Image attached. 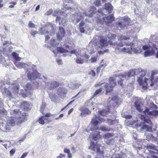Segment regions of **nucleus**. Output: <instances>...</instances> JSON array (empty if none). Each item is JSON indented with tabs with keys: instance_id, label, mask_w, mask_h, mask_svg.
<instances>
[{
	"instance_id": "obj_1",
	"label": "nucleus",
	"mask_w": 158,
	"mask_h": 158,
	"mask_svg": "<svg viewBox=\"0 0 158 158\" xmlns=\"http://www.w3.org/2000/svg\"><path fill=\"white\" fill-rule=\"evenodd\" d=\"M146 71L143 70L141 69H135L134 70L130 71L128 73H125L123 74H120L118 76L121 81H118V83L122 86H123L122 81L127 80L131 77L135 75L137 76L138 81L139 84L142 86L144 89L147 88V86L148 85V80H150L149 78L146 77L143 78L146 75Z\"/></svg>"
},
{
	"instance_id": "obj_2",
	"label": "nucleus",
	"mask_w": 158,
	"mask_h": 158,
	"mask_svg": "<svg viewBox=\"0 0 158 158\" xmlns=\"http://www.w3.org/2000/svg\"><path fill=\"white\" fill-rule=\"evenodd\" d=\"M101 137L100 135V132L98 131H95L90 134L89 139L91 141L90 145L89 147V149L94 151L96 152L97 156L96 158H105L103 155V151L101 150L99 144L98 145L97 143H95L92 141V140H97Z\"/></svg>"
},
{
	"instance_id": "obj_3",
	"label": "nucleus",
	"mask_w": 158,
	"mask_h": 158,
	"mask_svg": "<svg viewBox=\"0 0 158 158\" xmlns=\"http://www.w3.org/2000/svg\"><path fill=\"white\" fill-rule=\"evenodd\" d=\"M15 64L18 68H27V69L30 70L29 72L28 71L27 74L28 78L31 81L35 80L40 75V74L36 70L33 69L35 66L31 63H29L27 64L23 62H16Z\"/></svg>"
},
{
	"instance_id": "obj_4",
	"label": "nucleus",
	"mask_w": 158,
	"mask_h": 158,
	"mask_svg": "<svg viewBox=\"0 0 158 158\" xmlns=\"http://www.w3.org/2000/svg\"><path fill=\"white\" fill-rule=\"evenodd\" d=\"M95 10V7L93 6L91 8L90 11L88 13H85L84 12L81 13V12H78V13H76L73 14L71 16L72 21L74 24H76L78 23L80 19L83 18L84 16L91 17L94 13V10Z\"/></svg>"
},
{
	"instance_id": "obj_5",
	"label": "nucleus",
	"mask_w": 158,
	"mask_h": 158,
	"mask_svg": "<svg viewBox=\"0 0 158 158\" xmlns=\"http://www.w3.org/2000/svg\"><path fill=\"white\" fill-rule=\"evenodd\" d=\"M26 113H23L19 117H12L10 118L7 121V123L11 126L14 127L16 124L17 125H19L22 123L24 122L26 118Z\"/></svg>"
},
{
	"instance_id": "obj_6",
	"label": "nucleus",
	"mask_w": 158,
	"mask_h": 158,
	"mask_svg": "<svg viewBox=\"0 0 158 158\" xmlns=\"http://www.w3.org/2000/svg\"><path fill=\"white\" fill-rule=\"evenodd\" d=\"M142 48L143 50L146 51L144 53V55L145 57L154 55L155 53V51L158 49L156 44H154L144 45L143 46Z\"/></svg>"
},
{
	"instance_id": "obj_7",
	"label": "nucleus",
	"mask_w": 158,
	"mask_h": 158,
	"mask_svg": "<svg viewBox=\"0 0 158 158\" xmlns=\"http://www.w3.org/2000/svg\"><path fill=\"white\" fill-rule=\"evenodd\" d=\"M118 40L122 42L119 43H113L114 45H115V44L117 46L122 47L125 44L127 45H133V44L131 42H127L128 40H130V38L129 36H125L124 35H118ZM111 45L113 44V43H110Z\"/></svg>"
},
{
	"instance_id": "obj_8",
	"label": "nucleus",
	"mask_w": 158,
	"mask_h": 158,
	"mask_svg": "<svg viewBox=\"0 0 158 158\" xmlns=\"http://www.w3.org/2000/svg\"><path fill=\"white\" fill-rule=\"evenodd\" d=\"M157 106L153 103H151L149 108H146L143 111V114L146 115L156 116L158 115V111L155 110Z\"/></svg>"
},
{
	"instance_id": "obj_9",
	"label": "nucleus",
	"mask_w": 158,
	"mask_h": 158,
	"mask_svg": "<svg viewBox=\"0 0 158 158\" xmlns=\"http://www.w3.org/2000/svg\"><path fill=\"white\" fill-rule=\"evenodd\" d=\"M12 91L14 92L15 94L19 93L20 94H22L23 97H25L27 96V95H25L24 94L23 90L19 89V85L18 83L15 81H13L11 83Z\"/></svg>"
},
{
	"instance_id": "obj_10",
	"label": "nucleus",
	"mask_w": 158,
	"mask_h": 158,
	"mask_svg": "<svg viewBox=\"0 0 158 158\" xmlns=\"http://www.w3.org/2000/svg\"><path fill=\"white\" fill-rule=\"evenodd\" d=\"M109 87L110 89H109V86L107 84H104V86L106 89V94H108L109 93L111 92L113 90V88L116 85V82L115 78L113 77H110L109 81Z\"/></svg>"
},
{
	"instance_id": "obj_11",
	"label": "nucleus",
	"mask_w": 158,
	"mask_h": 158,
	"mask_svg": "<svg viewBox=\"0 0 158 158\" xmlns=\"http://www.w3.org/2000/svg\"><path fill=\"white\" fill-rule=\"evenodd\" d=\"M148 85L151 86H154L155 83L158 82V72L154 70L152 72L151 78H149Z\"/></svg>"
},
{
	"instance_id": "obj_12",
	"label": "nucleus",
	"mask_w": 158,
	"mask_h": 158,
	"mask_svg": "<svg viewBox=\"0 0 158 158\" xmlns=\"http://www.w3.org/2000/svg\"><path fill=\"white\" fill-rule=\"evenodd\" d=\"M98 40L99 41L96 43V46L97 47L101 48L103 47L106 46L107 45L108 43L106 38L99 37Z\"/></svg>"
},
{
	"instance_id": "obj_13",
	"label": "nucleus",
	"mask_w": 158,
	"mask_h": 158,
	"mask_svg": "<svg viewBox=\"0 0 158 158\" xmlns=\"http://www.w3.org/2000/svg\"><path fill=\"white\" fill-rule=\"evenodd\" d=\"M98 119H99L101 122H104V119L100 117H97L95 115L92 118L91 122V123L93 125V126L95 127V128L94 129L93 127L91 128V130H97L98 128L97 127V126L98 125Z\"/></svg>"
},
{
	"instance_id": "obj_14",
	"label": "nucleus",
	"mask_w": 158,
	"mask_h": 158,
	"mask_svg": "<svg viewBox=\"0 0 158 158\" xmlns=\"http://www.w3.org/2000/svg\"><path fill=\"white\" fill-rule=\"evenodd\" d=\"M79 30L81 33H84L86 31L89 29V27L87 24H85L83 22H81L79 25Z\"/></svg>"
},
{
	"instance_id": "obj_15",
	"label": "nucleus",
	"mask_w": 158,
	"mask_h": 158,
	"mask_svg": "<svg viewBox=\"0 0 158 158\" xmlns=\"http://www.w3.org/2000/svg\"><path fill=\"white\" fill-rule=\"evenodd\" d=\"M59 29V31L57 34V37L58 40H60L64 36L65 32L64 28L62 27H60Z\"/></svg>"
},
{
	"instance_id": "obj_16",
	"label": "nucleus",
	"mask_w": 158,
	"mask_h": 158,
	"mask_svg": "<svg viewBox=\"0 0 158 158\" xmlns=\"http://www.w3.org/2000/svg\"><path fill=\"white\" fill-rule=\"evenodd\" d=\"M46 85L50 89L54 88L58 86L59 83L55 81H52L46 83Z\"/></svg>"
},
{
	"instance_id": "obj_17",
	"label": "nucleus",
	"mask_w": 158,
	"mask_h": 158,
	"mask_svg": "<svg viewBox=\"0 0 158 158\" xmlns=\"http://www.w3.org/2000/svg\"><path fill=\"white\" fill-rule=\"evenodd\" d=\"M135 104L136 110L139 112H142V113L143 114V111L144 110H143L144 108V106L138 102H135Z\"/></svg>"
},
{
	"instance_id": "obj_18",
	"label": "nucleus",
	"mask_w": 158,
	"mask_h": 158,
	"mask_svg": "<svg viewBox=\"0 0 158 158\" xmlns=\"http://www.w3.org/2000/svg\"><path fill=\"white\" fill-rule=\"evenodd\" d=\"M79 110L81 111V115L82 117L85 116L86 115L91 113V111L86 108L82 107L80 108Z\"/></svg>"
},
{
	"instance_id": "obj_19",
	"label": "nucleus",
	"mask_w": 158,
	"mask_h": 158,
	"mask_svg": "<svg viewBox=\"0 0 158 158\" xmlns=\"http://www.w3.org/2000/svg\"><path fill=\"white\" fill-rule=\"evenodd\" d=\"M63 2H64V8L66 10H69L70 11L72 10L73 9H74V8L73 9V8H71L67 6V4H70L73 3L72 0H63Z\"/></svg>"
},
{
	"instance_id": "obj_20",
	"label": "nucleus",
	"mask_w": 158,
	"mask_h": 158,
	"mask_svg": "<svg viewBox=\"0 0 158 158\" xmlns=\"http://www.w3.org/2000/svg\"><path fill=\"white\" fill-rule=\"evenodd\" d=\"M118 99V98L117 96L116 95H115L113 97H109L107 101V102L108 104H110V105L112 104V106H114V105L112 104L114 103H116L117 102Z\"/></svg>"
},
{
	"instance_id": "obj_21",
	"label": "nucleus",
	"mask_w": 158,
	"mask_h": 158,
	"mask_svg": "<svg viewBox=\"0 0 158 158\" xmlns=\"http://www.w3.org/2000/svg\"><path fill=\"white\" fill-rule=\"evenodd\" d=\"M104 20L105 23H109L112 22L114 20V18L112 15H110L109 16L103 18Z\"/></svg>"
},
{
	"instance_id": "obj_22",
	"label": "nucleus",
	"mask_w": 158,
	"mask_h": 158,
	"mask_svg": "<svg viewBox=\"0 0 158 158\" xmlns=\"http://www.w3.org/2000/svg\"><path fill=\"white\" fill-rule=\"evenodd\" d=\"M1 91L3 94L7 96L12 97L10 92L9 90H8L7 88L3 87L1 89Z\"/></svg>"
},
{
	"instance_id": "obj_23",
	"label": "nucleus",
	"mask_w": 158,
	"mask_h": 158,
	"mask_svg": "<svg viewBox=\"0 0 158 158\" xmlns=\"http://www.w3.org/2000/svg\"><path fill=\"white\" fill-rule=\"evenodd\" d=\"M105 9L108 11V13H110L113 9V7L110 4L106 3L105 4Z\"/></svg>"
},
{
	"instance_id": "obj_24",
	"label": "nucleus",
	"mask_w": 158,
	"mask_h": 158,
	"mask_svg": "<svg viewBox=\"0 0 158 158\" xmlns=\"http://www.w3.org/2000/svg\"><path fill=\"white\" fill-rule=\"evenodd\" d=\"M120 51L124 53H131L132 52V48H126L124 47L120 49Z\"/></svg>"
},
{
	"instance_id": "obj_25",
	"label": "nucleus",
	"mask_w": 158,
	"mask_h": 158,
	"mask_svg": "<svg viewBox=\"0 0 158 158\" xmlns=\"http://www.w3.org/2000/svg\"><path fill=\"white\" fill-rule=\"evenodd\" d=\"M70 53L71 54H75L77 56H78L81 55V51L79 49H74L73 50H71Z\"/></svg>"
},
{
	"instance_id": "obj_26",
	"label": "nucleus",
	"mask_w": 158,
	"mask_h": 158,
	"mask_svg": "<svg viewBox=\"0 0 158 158\" xmlns=\"http://www.w3.org/2000/svg\"><path fill=\"white\" fill-rule=\"evenodd\" d=\"M124 154L123 152L114 154L112 156V158H123L124 157Z\"/></svg>"
},
{
	"instance_id": "obj_27",
	"label": "nucleus",
	"mask_w": 158,
	"mask_h": 158,
	"mask_svg": "<svg viewBox=\"0 0 158 158\" xmlns=\"http://www.w3.org/2000/svg\"><path fill=\"white\" fill-rule=\"evenodd\" d=\"M10 125H8L7 123V125L5 124L2 126V129L3 131L9 132L10 130Z\"/></svg>"
},
{
	"instance_id": "obj_28",
	"label": "nucleus",
	"mask_w": 158,
	"mask_h": 158,
	"mask_svg": "<svg viewBox=\"0 0 158 158\" xmlns=\"http://www.w3.org/2000/svg\"><path fill=\"white\" fill-rule=\"evenodd\" d=\"M13 58L17 61H19L21 59V58L19 56V54L15 52H13L11 54Z\"/></svg>"
},
{
	"instance_id": "obj_29",
	"label": "nucleus",
	"mask_w": 158,
	"mask_h": 158,
	"mask_svg": "<svg viewBox=\"0 0 158 158\" xmlns=\"http://www.w3.org/2000/svg\"><path fill=\"white\" fill-rule=\"evenodd\" d=\"M141 118L142 120L145 122L150 125L152 124V122L148 117H145L144 115H142Z\"/></svg>"
},
{
	"instance_id": "obj_30",
	"label": "nucleus",
	"mask_w": 158,
	"mask_h": 158,
	"mask_svg": "<svg viewBox=\"0 0 158 158\" xmlns=\"http://www.w3.org/2000/svg\"><path fill=\"white\" fill-rule=\"evenodd\" d=\"M11 114L17 116V115H19L21 114V112L18 109H15L13 110H11L10 112Z\"/></svg>"
},
{
	"instance_id": "obj_31",
	"label": "nucleus",
	"mask_w": 158,
	"mask_h": 158,
	"mask_svg": "<svg viewBox=\"0 0 158 158\" xmlns=\"http://www.w3.org/2000/svg\"><path fill=\"white\" fill-rule=\"evenodd\" d=\"M80 85H81L78 83H71L69 87L72 89H75L78 88Z\"/></svg>"
},
{
	"instance_id": "obj_32",
	"label": "nucleus",
	"mask_w": 158,
	"mask_h": 158,
	"mask_svg": "<svg viewBox=\"0 0 158 158\" xmlns=\"http://www.w3.org/2000/svg\"><path fill=\"white\" fill-rule=\"evenodd\" d=\"M132 51L135 53H139L141 52V48L140 47L132 48Z\"/></svg>"
},
{
	"instance_id": "obj_33",
	"label": "nucleus",
	"mask_w": 158,
	"mask_h": 158,
	"mask_svg": "<svg viewBox=\"0 0 158 158\" xmlns=\"http://www.w3.org/2000/svg\"><path fill=\"white\" fill-rule=\"evenodd\" d=\"M67 91V90L64 88H60L58 89V92L59 93V94H66Z\"/></svg>"
},
{
	"instance_id": "obj_34",
	"label": "nucleus",
	"mask_w": 158,
	"mask_h": 158,
	"mask_svg": "<svg viewBox=\"0 0 158 158\" xmlns=\"http://www.w3.org/2000/svg\"><path fill=\"white\" fill-rule=\"evenodd\" d=\"M117 24L118 26L122 29H124L127 26V24L124 23L123 22H117Z\"/></svg>"
},
{
	"instance_id": "obj_35",
	"label": "nucleus",
	"mask_w": 158,
	"mask_h": 158,
	"mask_svg": "<svg viewBox=\"0 0 158 158\" xmlns=\"http://www.w3.org/2000/svg\"><path fill=\"white\" fill-rule=\"evenodd\" d=\"M108 122L110 125H116L118 123V121L117 120H112L111 119H108Z\"/></svg>"
},
{
	"instance_id": "obj_36",
	"label": "nucleus",
	"mask_w": 158,
	"mask_h": 158,
	"mask_svg": "<svg viewBox=\"0 0 158 158\" xmlns=\"http://www.w3.org/2000/svg\"><path fill=\"white\" fill-rule=\"evenodd\" d=\"M141 128L143 130H146L149 131H151L152 127H148L147 125H144L141 127Z\"/></svg>"
},
{
	"instance_id": "obj_37",
	"label": "nucleus",
	"mask_w": 158,
	"mask_h": 158,
	"mask_svg": "<svg viewBox=\"0 0 158 158\" xmlns=\"http://www.w3.org/2000/svg\"><path fill=\"white\" fill-rule=\"evenodd\" d=\"M48 28L49 29H50V28L51 30V34H50V35H52L55 32V29L53 27V25L52 23H50L48 26Z\"/></svg>"
},
{
	"instance_id": "obj_38",
	"label": "nucleus",
	"mask_w": 158,
	"mask_h": 158,
	"mask_svg": "<svg viewBox=\"0 0 158 158\" xmlns=\"http://www.w3.org/2000/svg\"><path fill=\"white\" fill-rule=\"evenodd\" d=\"M76 62L78 64H82L84 62V60L83 59L77 57L75 60Z\"/></svg>"
},
{
	"instance_id": "obj_39",
	"label": "nucleus",
	"mask_w": 158,
	"mask_h": 158,
	"mask_svg": "<svg viewBox=\"0 0 158 158\" xmlns=\"http://www.w3.org/2000/svg\"><path fill=\"white\" fill-rule=\"evenodd\" d=\"M57 49L58 52L60 53L66 52L68 51L61 47H57Z\"/></svg>"
},
{
	"instance_id": "obj_40",
	"label": "nucleus",
	"mask_w": 158,
	"mask_h": 158,
	"mask_svg": "<svg viewBox=\"0 0 158 158\" xmlns=\"http://www.w3.org/2000/svg\"><path fill=\"white\" fill-rule=\"evenodd\" d=\"M102 91V90L101 89H97L96 91L94 94L92 98H94L95 97H96L100 93H101Z\"/></svg>"
},
{
	"instance_id": "obj_41",
	"label": "nucleus",
	"mask_w": 158,
	"mask_h": 158,
	"mask_svg": "<svg viewBox=\"0 0 158 158\" xmlns=\"http://www.w3.org/2000/svg\"><path fill=\"white\" fill-rule=\"evenodd\" d=\"M44 116H43L42 117H41L39 118V119L38 120V122L40 124L43 125L44 124L45 122L44 120Z\"/></svg>"
},
{
	"instance_id": "obj_42",
	"label": "nucleus",
	"mask_w": 158,
	"mask_h": 158,
	"mask_svg": "<svg viewBox=\"0 0 158 158\" xmlns=\"http://www.w3.org/2000/svg\"><path fill=\"white\" fill-rule=\"evenodd\" d=\"M91 1L95 5L97 6H99L101 3L100 0H91Z\"/></svg>"
},
{
	"instance_id": "obj_43",
	"label": "nucleus",
	"mask_w": 158,
	"mask_h": 158,
	"mask_svg": "<svg viewBox=\"0 0 158 158\" xmlns=\"http://www.w3.org/2000/svg\"><path fill=\"white\" fill-rule=\"evenodd\" d=\"M99 130L104 131H110V129L107 127L102 126L100 128Z\"/></svg>"
},
{
	"instance_id": "obj_44",
	"label": "nucleus",
	"mask_w": 158,
	"mask_h": 158,
	"mask_svg": "<svg viewBox=\"0 0 158 158\" xmlns=\"http://www.w3.org/2000/svg\"><path fill=\"white\" fill-rule=\"evenodd\" d=\"M40 32L41 34L46 35L48 34L49 32L48 31H46L43 28H41L40 30Z\"/></svg>"
},
{
	"instance_id": "obj_45",
	"label": "nucleus",
	"mask_w": 158,
	"mask_h": 158,
	"mask_svg": "<svg viewBox=\"0 0 158 158\" xmlns=\"http://www.w3.org/2000/svg\"><path fill=\"white\" fill-rule=\"evenodd\" d=\"M123 20L125 23H127V25H128V23L130 20V19L127 16H125L123 18Z\"/></svg>"
},
{
	"instance_id": "obj_46",
	"label": "nucleus",
	"mask_w": 158,
	"mask_h": 158,
	"mask_svg": "<svg viewBox=\"0 0 158 158\" xmlns=\"http://www.w3.org/2000/svg\"><path fill=\"white\" fill-rule=\"evenodd\" d=\"M109 111L108 110V111L107 110H103L102 111L99 112V113L100 115L102 116H105L107 114V112H108Z\"/></svg>"
},
{
	"instance_id": "obj_47",
	"label": "nucleus",
	"mask_w": 158,
	"mask_h": 158,
	"mask_svg": "<svg viewBox=\"0 0 158 158\" xmlns=\"http://www.w3.org/2000/svg\"><path fill=\"white\" fill-rule=\"evenodd\" d=\"M112 136V135L110 133H107L103 136V138L105 139H107Z\"/></svg>"
},
{
	"instance_id": "obj_48",
	"label": "nucleus",
	"mask_w": 158,
	"mask_h": 158,
	"mask_svg": "<svg viewBox=\"0 0 158 158\" xmlns=\"http://www.w3.org/2000/svg\"><path fill=\"white\" fill-rule=\"evenodd\" d=\"M116 35L115 34H112L111 33H109L107 35V37L110 39H114L116 37Z\"/></svg>"
},
{
	"instance_id": "obj_49",
	"label": "nucleus",
	"mask_w": 158,
	"mask_h": 158,
	"mask_svg": "<svg viewBox=\"0 0 158 158\" xmlns=\"http://www.w3.org/2000/svg\"><path fill=\"white\" fill-rule=\"evenodd\" d=\"M89 102L88 101H87L85 103V106L87 107H89L91 108H92L93 107L92 106H93L94 105V103L91 102L89 104Z\"/></svg>"
},
{
	"instance_id": "obj_50",
	"label": "nucleus",
	"mask_w": 158,
	"mask_h": 158,
	"mask_svg": "<svg viewBox=\"0 0 158 158\" xmlns=\"http://www.w3.org/2000/svg\"><path fill=\"white\" fill-rule=\"evenodd\" d=\"M31 89V86L30 84H27L25 86V90L27 92L29 90H30Z\"/></svg>"
},
{
	"instance_id": "obj_51",
	"label": "nucleus",
	"mask_w": 158,
	"mask_h": 158,
	"mask_svg": "<svg viewBox=\"0 0 158 158\" xmlns=\"http://www.w3.org/2000/svg\"><path fill=\"white\" fill-rule=\"evenodd\" d=\"M148 148L150 149H152L154 150L158 151V147H155L154 145H149L148 146Z\"/></svg>"
},
{
	"instance_id": "obj_52",
	"label": "nucleus",
	"mask_w": 158,
	"mask_h": 158,
	"mask_svg": "<svg viewBox=\"0 0 158 158\" xmlns=\"http://www.w3.org/2000/svg\"><path fill=\"white\" fill-rule=\"evenodd\" d=\"M11 4L9 6V8H13L16 5L17 3L16 2H11L10 3Z\"/></svg>"
},
{
	"instance_id": "obj_53",
	"label": "nucleus",
	"mask_w": 158,
	"mask_h": 158,
	"mask_svg": "<svg viewBox=\"0 0 158 158\" xmlns=\"http://www.w3.org/2000/svg\"><path fill=\"white\" fill-rule=\"evenodd\" d=\"M66 22V20L65 19H62L61 20V22H60V24H61L63 26H64Z\"/></svg>"
},
{
	"instance_id": "obj_54",
	"label": "nucleus",
	"mask_w": 158,
	"mask_h": 158,
	"mask_svg": "<svg viewBox=\"0 0 158 158\" xmlns=\"http://www.w3.org/2000/svg\"><path fill=\"white\" fill-rule=\"evenodd\" d=\"M53 10L52 9H49L45 13V14L46 15H50L52 14V15Z\"/></svg>"
},
{
	"instance_id": "obj_55",
	"label": "nucleus",
	"mask_w": 158,
	"mask_h": 158,
	"mask_svg": "<svg viewBox=\"0 0 158 158\" xmlns=\"http://www.w3.org/2000/svg\"><path fill=\"white\" fill-rule=\"evenodd\" d=\"M87 51L88 53L91 54H92L95 52V50L93 48H91L90 49H88Z\"/></svg>"
},
{
	"instance_id": "obj_56",
	"label": "nucleus",
	"mask_w": 158,
	"mask_h": 158,
	"mask_svg": "<svg viewBox=\"0 0 158 158\" xmlns=\"http://www.w3.org/2000/svg\"><path fill=\"white\" fill-rule=\"evenodd\" d=\"M97 57H92L90 59V61L91 63H95L97 61Z\"/></svg>"
},
{
	"instance_id": "obj_57",
	"label": "nucleus",
	"mask_w": 158,
	"mask_h": 158,
	"mask_svg": "<svg viewBox=\"0 0 158 158\" xmlns=\"http://www.w3.org/2000/svg\"><path fill=\"white\" fill-rule=\"evenodd\" d=\"M15 152V149H12L10 152V156H13Z\"/></svg>"
},
{
	"instance_id": "obj_58",
	"label": "nucleus",
	"mask_w": 158,
	"mask_h": 158,
	"mask_svg": "<svg viewBox=\"0 0 158 158\" xmlns=\"http://www.w3.org/2000/svg\"><path fill=\"white\" fill-rule=\"evenodd\" d=\"M28 26L30 27L31 28H34L35 27V25L34 23H32V22L30 21L29 22L28 24Z\"/></svg>"
},
{
	"instance_id": "obj_59",
	"label": "nucleus",
	"mask_w": 158,
	"mask_h": 158,
	"mask_svg": "<svg viewBox=\"0 0 158 158\" xmlns=\"http://www.w3.org/2000/svg\"><path fill=\"white\" fill-rule=\"evenodd\" d=\"M0 113L3 114H7V111L6 110L3 109H0Z\"/></svg>"
},
{
	"instance_id": "obj_60",
	"label": "nucleus",
	"mask_w": 158,
	"mask_h": 158,
	"mask_svg": "<svg viewBox=\"0 0 158 158\" xmlns=\"http://www.w3.org/2000/svg\"><path fill=\"white\" fill-rule=\"evenodd\" d=\"M89 74L93 77H94L96 76L95 72L93 70H92L91 72H90Z\"/></svg>"
},
{
	"instance_id": "obj_61",
	"label": "nucleus",
	"mask_w": 158,
	"mask_h": 158,
	"mask_svg": "<svg viewBox=\"0 0 158 158\" xmlns=\"http://www.w3.org/2000/svg\"><path fill=\"white\" fill-rule=\"evenodd\" d=\"M56 61L59 65H61L62 64V60L61 59H56Z\"/></svg>"
},
{
	"instance_id": "obj_62",
	"label": "nucleus",
	"mask_w": 158,
	"mask_h": 158,
	"mask_svg": "<svg viewBox=\"0 0 158 158\" xmlns=\"http://www.w3.org/2000/svg\"><path fill=\"white\" fill-rule=\"evenodd\" d=\"M45 106V105L44 104H43L42 106H41L40 110L41 113H43V111L44 110V109Z\"/></svg>"
},
{
	"instance_id": "obj_63",
	"label": "nucleus",
	"mask_w": 158,
	"mask_h": 158,
	"mask_svg": "<svg viewBox=\"0 0 158 158\" xmlns=\"http://www.w3.org/2000/svg\"><path fill=\"white\" fill-rule=\"evenodd\" d=\"M81 56L84 57L86 59H88L89 58V56L86 54L85 55H81Z\"/></svg>"
},
{
	"instance_id": "obj_64",
	"label": "nucleus",
	"mask_w": 158,
	"mask_h": 158,
	"mask_svg": "<svg viewBox=\"0 0 158 158\" xmlns=\"http://www.w3.org/2000/svg\"><path fill=\"white\" fill-rule=\"evenodd\" d=\"M108 50L106 49V50L104 51V52L102 51H99L98 52V53L99 55L100 54H103L105 52H108Z\"/></svg>"
}]
</instances>
